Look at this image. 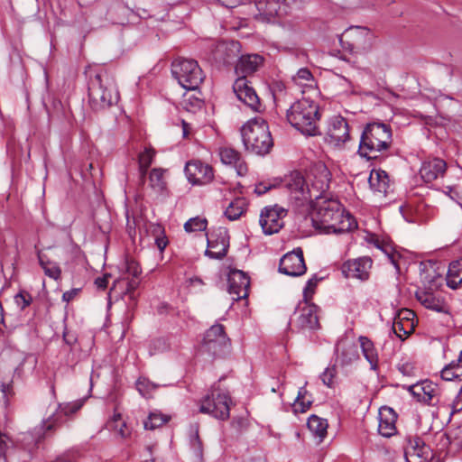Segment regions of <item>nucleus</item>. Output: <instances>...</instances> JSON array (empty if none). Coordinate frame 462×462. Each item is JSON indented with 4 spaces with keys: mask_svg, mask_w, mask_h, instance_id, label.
I'll use <instances>...</instances> for the list:
<instances>
[{
    "mask_svg": "<svg viewBox=\"0 0 462 462\" xmlns=\"http://www.w3.org/2000/svg\"><path fill=\"white\" fill-rule=\"evenodd\" d=\"M287 210L278 205L265 207L260 215V225L265 235L278 233L284 226Z\"/></svg>",
    "mask_w": 462,
    "mask_h": 462,
    "instance_id": "9d476101",
    "label": "nucleus"
},
{
    "mask_svg": "<svg viewBox=\"0 0 462 462\" xmlns=\"http://www.w3.org/2000/svg\"><path fill=\"white\" fill-rule=\"evenodd\" d=\"M77 293H78V290H76V289L67 291L63 293L62 300L66 302H69L76 296Z\"/></svg>",
    "mask_w": 462,
    "mask_h": 462,
    "instance_id": "680f3d73",
    "label": "nucleus"
},
{
    "mask_svg": "<svg viewBox=\"0 0 462 462\" xmlns=\"http://www.w3.org/2000/svg\"><path fill=\"white\" fill-rule=\"evenodd\" d=\"M223 6L226 8L236 7L241 0H217Z\"/></svg>",
    "mask_w": 462,
    "mask_h": 462,
    "instance_id": "e2e57ef3",
    "label": "nucleus"
},
{
    "mask_svg": "<svg viewBox=\"0 0 462 462\" xmlns=\"http://www.w3.org/2000/svg\"><path fill=\"white\" fill-rule=\"evenodd\" d=\"M95 284L98 289L105 290L108 284V276L104 275L102 277H97L95 280Z\"/></svg>",
    "mask_w": 462,
    "mask_h": 462,
    "instance_id": "13d9d810",
    "label": "nucleus"
},
{
    "mask_svg": "<svg viewBox=\"0 0 462 462\" xmlns=\"http://www.w3.org/2000/svg\"><path fill=\"white\" fill-rule=\"evenodd\" d=\"M336 374H337V371H336L335 366L328 367L321 374L320 379L322 380V382L325 385L331 388L334 386V379L336 377Z\"/></svg>",
    "mask_w": 462,
    "mask_h": 462,
    "instance_id": "09e8293b",
    "label": "nucleus"
},
{
    "mask_svg": "<svg viewBox=\"0 0 462 462\" xmlns=\"http://www.w3.org/2000/svg\"><path fill=\"white\" fill-rule=\"evenodd\" d=\"M126 273L132 278H138L141 274L142 270L140 265L134 260H127L125 263Z\"/></svg>",
    "mask_w": 462,
    "mask_h": 462,
    "instance_id": "8fccbe9b",
    "label": "nucleus"
},
{
    "mask_svg": "<svg viewBox=\"0 0 462 462\" xmlns=\"http://www.w3.org/2000/svg\"><path fill=\"white\" fill-rule=\"evenodd\" d=\"M341 356H342V362L344 364H348L352 360L357 358V354H356L355 347L353 346H351L347 349L342 351Z\"/></svg>",
    "mask_w": 462,
    "mask_h": 462,
    "instance_id": "864d4df0",
    "label": "nucleus"
},
{
    "mask_svg": "<svg viewBox=\"0 0 462 462\" xmlns=\"http://www.w3.org/2000/svg\"><path fill=\"white\" fill-rule=\"evenodd\" d=\"M309 430L319 438V443L322 442L327 436V430L328 427V421L317 415H311L307 421Z\"/></svg>",
    "mask_w": 462,
    "mask_h": 462,
    "instance_id": "473e14b6",
    "label": "nucleus"
},
{
    "mask_svg": "<svg viewBox=\"0 0 462 462\" xmlns=\"http://www.w3.org/2000/svg\"><path fill=\"white\" fill-rule=\"evenodd\" d=\"M270 189V186H267L266 184L263 183H259L258 185L255 186L254 191L258 195H263L266 193Z\"/></svg>",
    "mask_w": 462,
    "mask_h": 462,
    "instance_id": "0e129e2a",
    "label": "nucleus"
},
{
    "mask_svg": "<svg viewBox=\"0 0 462 462\" xmlns=\"http://www.w3.org/2000/svg\"><path fill=\"white\" fill-rule=\"evenodd\" d=\"M284 186L295 200H312L307 179L300 171H294L286 176Z\"/></svg>",
    "mask_w": 462,
    "mask_h": 462,
    "instance_id": "f3484780",
    "label": "nucleus"
},
{
    "mask_svg": "<svg viewBox=\"0 0 462 462\" xmlns=\"http://www.w3.org/2000/svg\"><path fill=\"white\" fill-rule=\"evenodd\" d=\"M1 392L3 393L4 396L5 398L8 397V395L12 394V384L11 383H3L0 386Z\"/></svg>",
    "mask_w": 462,
    "mask_h": 462,
    "instance_id": "69168bd1",
    "label": "nucleus"
},
{
    "mask_svg": "<svg viewBox=\"0 0 462 462\" xmlns=\"http://www.w3.org/2000/svg\"><path fill=\"white\" fill-rule=\"evenodd\" d=\"M447 171V162L440 158L434 157L425 160L420 166V175L426 183H430L443 178Z\"/></svg>",
    "mask_w": 462,
    "mask_h": 462,
    "instance_id": "4be33fe9",
    "label": "nucleus"
},
{
    "mask_svg": "<svg viewBox=\"0 0 462 462\" xmlns=\"http://www.w3.org/2000/svg\"><path fill=\"white\" fill-rule=\"evenodd\" d=\"M165 172L166 170L162 168H153L149 172V186L156 193L161 194L166 189Z\"/></svg>",
    "mask_w": 462,
    "mask_h": 462,
    "instance_id": "72a5a7b5",
    "label": "nucleus"
},
{
    "mask_svg": "<svg viewBox=\"0 0 462 462\" xmlns=\"http://www.w3.org/2000/svg\"><path fill=\"white\" fill-rule=\"evenodd\" d=\"M156 388L157 385L145 377H140L136 381L137 391L145 398H149Z\"/></svg>",
    "mask_w": 462,
    "mask_h": 462,
    "instance_id": "37998d69",
    "label": "nucleus"
},
{
    "mask_svg": "<svg viewBox=\"0 0 462 462\" xmlns=\"http://www.w3.org/2000/svg\"><path fill=\"white\" fill-rule=\"evenodd\" d=\"M448 407L451 408L450 415L462 411V384L456 398L449 404H448Z\"/></svg>",
    "mask_w": 462,
    "mask_h": 462,
    "instance_id": "3c124183",
    "label": "nucleus"
},
{
    "mask_svg": "<svg viewBox=\"0 0 462 462\" xmlns=\"http://www.w3.org/2000/svg\"><path fill=\"white\" fill-rule=\"evenodd\" d=\"M416 299L429 310H432L437 312H446L447 305L443 299L437 297L434 293L419 291L416 292Z\"/></svg>",
    "mask_w": 462,
    "mask_h": 462,
    "instance_id": "cd10ccee",
    "label": "nucleus"
},
{
    "mask_svg": "<svg viewBox=\"0 0 462 462\" xmlns=\"http://www.w3.org/2000/svg\"><path fill=\"white\" fill-rule=\"evenodd\" d=\"M189 445L197 462L203 460V445L199 435V426H192L190 429Z\"/></svg>",
    "mask_w": 462,
    "mask_h": 462,
    "instance_id": "c9c22d12",
    "label": "nucleus"
},
{
    "mask_svg": "<svg viewBox=\"0 0 462 462\" xmlns=\"http://www.w3.org/2000/svg\"><path fill=\"white\" fill-rule=\"evenodd\" d=\"M155 156V151L152 148H145L138 156L139 174L142 183L144 182V177L148 172V169L152 163Z\"/></svg>",
    "mask_w": 462,
    "mask_h": 462,
    "instance_id": "f704fd0d",
    "label": "nucleus"
},
{
    "mask_svg": "<svg viewBox=\"0 0 462 462\" xmlns=\"http://www.w3.org/2000/svg\"><path fill=\"white\" fill-rule=\"evenodd\" d=\"M306 270L303 252L300 247L285 254L280 260L279 272L288 276H300Z\"/></svg>",
    "mask_w": 462,
    "mask_h": 462,
    "instance_id": "4468645a",
    "label": "nucleus"
},
{
    "mask_svg": "<svg viewBox=\"0 0 462 462\" xmlns=\"http://www.w3.org/2000/svg\"><path fill=\"white\" fill-rule=\"evenodd\" d=\"M139 283L140 282H139L138 278H131L130 280H128L126 282L125 291L124 292L125 295H128L130 300H135L134 291L138 288Z\"/></svg>",
    "mask_w": 462,
    "mask_h": 462,
    "instance_id": "603ef678",
    "label": "nucleus"
},
{
    "mask_svg": "<svg viewBox=\"0 0 462 462\" xmlns=\"http://www.w3.org/2000/svg\"><path fill=\"white\" fill-rule=\"evenodd\" d=\"M292 80L299 86H312L314 82L313 75L307 68L300 69L296 75L292 77Z\"/></svg>",
    "mask_w": 462,
    "mask_h": 462,
    "instance_id": "a19ab883",
    "label": "nucleus"
},
{
    "mask_svg": "<svg viewBox=\"0 0 462 462\" xmlns=\"http://www.w3.org/2000/svg\"><path fill=\"white\" fill-rule=\"evenodd\" d=\"M392 128L384 123L374 122L365 125L360 138L358 153L367 160H375L392 145Z\"/></svg>",
    "mask_w": 462,
    "mask_h": 462,
    "instance_id": "f03ea898",
    "label": "nucleus"
},
{
    "mask_svg": "<svg viewBox=\"0 0 462 462\" xmlns=\"http://www.w3.org/2000/svg\"><path fill=\"white\" fill-rule=\"evenodd\" d=\"M228 292L234 295L233 300L246 298L250 285L249 277L240 270H232L228 273Z\"/></svg>",
    "mask_w": 462,
    "mask_h": 462,
    "instance_id": "412c9836",
    "label": "nucleus"
},
{
    "mask_svg": "<svg viewBox=\"0 0 462 462\" xmlns=\"http://www.w3.org/2000/svg\"><path fill=\"white\" fill-rule=\"evenodd\" d=\"M368 242L373 244L376 248L383 251L388 256L391 263H393L395 266H397L396 260H395V254L393 253V248L392 247V245L389 243L381 241L379 239V237H377L374 235L370 236Z\"/></svg>",
    "mask_w": 462,
    "mask_h": 462,
    "instance_id": "58836bf2",
    "label": "nucleus"
},
{
    "mask_svg": "<svg viewBox=\"0 0 462 462\" xmlns=\"http://www.w3.org/2000/svg\"><path fill=\"white\" fill-rule=\"evenodd\" d=\"M231 398L227 393L212 387L199 402V412L208 414L217 420H226L230 416Z\"/></svg>",
    "mask_w": 462,
    "mask_h": 462,
    "instance_id": "423d86ee",
    "label": "nucleus"
},
{
    "mask_svg": "<svg viewBox=\"0 0 462 462\" xmlns=\"http://www.w3.org/2000/svg\"><path fill=\"white\" fill-rule=\"evenodd\" d=\"M409 330L404 328V324L402 321L397 318H395L393 324V330L394 334L401 339L404 340L411 333V330L413 328V324H409Z\"/></svg>",
    "mask_w": 462,
    "mask_h": 462,
    "instance_id": "a18cd8bd",
    "label": "nucleus"
},
{
    "mask_svg": "<svg viewBox=\"0 0 462 462\" xmlns=\"http://www.w3.org/2000/svg\"><path fill=\"white\" fill-rule=\"evenodd\" d=\"M63 340L67 345L72 346L76 342V337L68 331H65L63 333Z\"/></svg>",
    "mask_w": 462,
    "mask_h": 462,
    "instance_id": "338daca9",
    "label": "nucleus"
},
{
    "mask_svg": "<svg viewBox=\"0 0 462 462\" xmlns=\"http://www.w3.org/2000/svg\"><path fill=\"white\" fill-rule=\"evenodd\" d=\"M116 433L120 436L122 439H125L127 438V436L129 435V433L127 432L126 430V424L125 422H124L123 420H121L120 422V427L117 429V430L116 431Z\"/></svg>",
    "mask_w": 462,
    "mask_h": 462,
    "instance_id": "052dcab7",
    "label": "nucleus"
},
{
    "mask_svg": "<svg viewBox=\"0 0 462 462\" xmlns=\"http://www.w3.org/2000/svg\"><path fill=\"white\" fill-rule=\"evenodd\" d=\"M349 138V126L346 120L341 116H332L328 121L326 142L334 147H341Z\"/></svg>",
    "mask_w": 462,
    "mask_h": 462,
    "instance_id": "ddd939ff",
    "label": "nucleus"
},
{
    "mask_svg": "<svg viewBox=\"0 0 462 462\" xmlns=\"http://www.w3.org/2000/svg\"><path fill=\"white\" fill-rule=\"evenodd\" d=\"M241 136L245 149L254 154L263 156L270 152L273 140L267 122L263 117L248 120L241 127Z\"/></svg>",
    "mask_w": 462,
    "mask_h": 462,
    "instance_id": "7ed1b4c3",
    "label": "nucleus"
},
{
    "mask_svg": "<svg viewBox=\"0 0 462 462\" xmlns=\"http://www.w3.org/2000/svg\"><path fill=\"white\" fill-rule=\"evenodd\" d=\"M308 394V391L306 390L305 386L300 387L296 400L293 403V411L295 413L297 412H306L311 406L313 401L311 398H306Z\"/></svg>",
    "mask_w": 462,
    "mask_h": 462,
    "instance_id": "4c0bfd02",
    "label": "nucleus"
},
{
    "mask_svg": "<svg viewBox=\"0 0 462 462\" xmlns=\"http://www.w3.org/2000/svg\"><path fill=\"white\" fill-rule=\"evenodd\" d=\"M172 77L187 90H195L203 82L205 75L197 60L177 58L171 62Z\"/></svg>",
    "mask_w": 462,
    "mask_h": 462,
    "instance_id": "39448f33",
    "label": "nucleus"
},
{
    "mask_svg": "<svg viewBox=\"0 0 462 462\" xmlns=\"http://www.w3.org/2000/svg\"><path fill=\"white\" fill-rule=\"evenodd\" d=\"M462 284V257L450 263L447 273V285L451 289H457Z\"/></svg>",
    "mask_w": 462,
    "mask_h": 462,
    "instance_id": "2f4dec72",
    "label": "nucleus"
},
{
    "mask_svg": "<svg viewBox=\"0 0 462 462\" xmlns=\"http://www.w3.org/2000/svg\"><path fill=\"white\" fill-rule=\"evenodd\" d=\"M405 456L408 462H410L409 457L414 462H430L432 457L430 448L418 436L407 439Z\"/></svg>",
    "mask_w": 462,
    "mask_h": 462,
    "instance_id": "aec40b11",
    "label": "nucleus"
},
{
    "mask_svg": "<svg viewBox=\"0 0 462 462\" xmlns=\"http://www.w3.org/2000/svg\"><path fill=\"white\" fill-rule=\"evenodd\" d=\"M89 102L95 109H104L116 104L119 99L118 92L113 83L104 82L101 75L97 74L88 88Z\"/></svg>",
    "mask_w": 462,
    "mask_h": 462,
    "instance_id": "0eeeda50",
    "label": "nucleus"
},
{
    "mask_svg": "<svg viewBox=\"0 0 462 462\" xmlns=\"http://www.w3.org/2000/svg\"><path fill=\"white\" fill-rule=\"evenodd\" d=\"M313 226L323 234H342L357 227L354 217L335 199H316L312 205Z\"/></svg>",
    "mask_w": 462,
    "mask_h": 462,
    "instance_id": "f257e3e1",
    "label": "nucleus"
},
{
    "mask_svg": "<svg viewBox=\"0 0 462 462\" xmlns=\"http://www.w3.org/2000/svg\"><path fill=\"white\" fill-rule=\"evenodd\" d=\"M373 261L370 257L364 256L344 262L341 265L342 275L346 279H357L367 281L370 275Z\"/></svg>",
    "mask_w": 462,
    "mask_h": 462,
    "instance_id": "2eb2a0df",
    "label": "nucleus"
},
{
    "mask_svg": "<svg viewBox=\"0 0 462 462\" xmlns=\"http://www.w3.org/2000/svg\"><path fill=\"white\" fill-rule=\"evenodd\" d=\"M379 425L378 432L383 437L390 438L396 434V419L397 414L393 409L390 407H383L379 410Z\"/></svg>",
    "mask_w": 462,
    "mask_h": 462,
    "instance_id": "5701e85b",
    "label": "nucleus"
},
{
    "mask_svg": "<svg viewBox=\"0 0 462 462\" xmlns=\"http://www.w3.org/2000/svg\"><path fill=\"white\" fill-rule=\"evenodd\" d=\"M155 244L158 249L162 252L168 245V240L165 236H160L155 239Z\"/></svg>",
    "mask_w": 462,
    "mask_h": 462,
    "instance_id": "bf43d9fd",
    "label": "nucleus"
},
{
    "mask_svg": "<svg viewBox=\"0 0 462 462\" xmlns=\"http://www.w3.org/2000/svg\"><path fill=\"white\" fill-rule=\"evenodd\" d=\"M233 90L236 97L254 112H262V105L254 88L245 77H238L233 84Z\"/></svg>",
    "mask_w": 462,
    "mask_h": 462,
    "instance_id": "9b49d317",
    "label": "nucleus"
},
{
    "mask_svg": "<svg viewBox=\"0 0 462 462\" xmlns=\"http://www.w3.org/2000/svg\"><path fill=\"white\" fill-rule=\"evenodd\" d=\"M245 202L243 198L234 199L225 210V216L229 220L238 219L245 212Z\"/></svg>",
    "mask_w": 462,
    "mask_h": 462,
    "instance_id": "e433bc0d",
    "label": "nucleus"
},
{
    "mask_svg": "<svg viewBox=\"0 0 462 462\" xmlns=\"http://www.w3.org/2000/svg\"><path fill=\"white\" fill-rule=\"evenodd\" d=\"M188 180L193 185H205L214 178L213 168L199 160L188 162L185 166Z\"/></svg>",
    "mask_w": 462,
    "mask_h": 462,
    "instance_id": "a211bd4d",
    "label": "nucleus"
},
{
    "mask_svg": "<svg viewBox=\"0 0 462 462\" xmlns=\"http://www.w3.org/2000/svg\"><path fill=\"white\" fill-rule=\"evenodd\" d=\"M451 363L455 364V368L457 369V372H458L462 376V350L460 351L457 360L452 361Z\"/></svg>",
    "mask_w": 462,
    "mask_h": 462,
    "instance_id": "774afa93",
    "label": "nucleus"
},
{
    "mask_svg": "<svg viewBox=\"0 0 462 462\" xmlns=\"http://www.w3.org/2000/svg\"><path fill=\"white\" fill-rule=\"evenodd\" d=\"M306 179L312 199H323L322 194L328 189L331 180V173L328 167L322 162L314 164Z\"/></svg>",
    "mask_w": 462,
    "mask_h": 462,
    "instance_id": "1a4fd4ad",
    "label": "nucleus"
},
{
    "mask_svg": "<svg viewBox=\"0 0 462 462\" xmlns=\"http://www.w3.org/2000/svg\"><path fill=\"white\" fill-rule=\"evenodd\" d=\"M208 226V220L204 217H195L189 218L184 224V229L186 232L191 233L196 231H204Z\"/></svg>",
    "mask_w": 462,
    "mask_h": 462,
    "instance_id": "79ce46f5",
    "label": "nucleus"
},
{
    "mask_svg": "<svg viewBox=\"0 0 462 462\" xmlns=\"http://www.w3.org/2000/svg\"><path fill=\"white\" fill-rule=\"evenodd\" d=\"M170 420V416L160 413L151 412L147 420L144 421V428L146 430H155L162 427Z\"/></svg>",
    "mask_w": 462,
    "mask_h": 462,
    "instance_id": "ea45409f",
    "label": "nucleus"
},
{
    "mask_svg": "<svg viewBox=\"0 0 462 462\" xmlns=\"http://www.w3.org/2000/svg\"><path fill=\"white\" fill-rule=\"evenodd\" d=\"M263 58L258 54L243 55L236 64L235 70L238 77H247L258 70L263 65Z\"/></svg>",
    "mask_w": 462,
    "mask_h": 462,
    "instance_id": "b1692460",
    "label": "nucleus"
},
{
    "mask_svg": "<svg viewBox=\"0 0 462 462\" xmlns=\"http://www.w3.org/2000/svg\"><path fill=\"white\" fill-rule=\"evenodd\" d=\"M229 341L224 326L217 323L206 331L202 346L213 356H218L228 346Z\"/></svg>",
    "mask_w": 462,
    "mask_h": 462,
    "instance_id": "f8f14e48",
    "label": "nucleus"
},
{
    "mask_svg": "<svg viewBox=\"0 0 462 462\" xmlns=\"http://www.w3.org/2000/svg\"><path fill=\"white\" fill-rule=\"evenodd\" d=\"M440 376L445 381H452L456 378L460 377V374L457 372L455 368V364L449 363L445 365L444 368L440 372Z\"/></svg>",
    "mask_w": 462,
    "mask_h": 462,
    "instance_id": "de8ad7c7",
    "label": "nucleus"
},
{
    "mask_svg": "<svg viewBox=\"0 0 462 462\" xmlns=\"http://www.w3.org/2000/svg\"><path fill=\"white\" fill-rule=\"evenodd\" d=\"M358 341L365 358L369 362L371 369L375 371L378 367L379 358L374 343L365 336H360Z\"/></svg>",
    "mask_w": 462,
    "mask_h": 462,
    "instance_id": "c756f323",
    "label": "nucleus"
},
{
    "mask_svg": "<svg viewBox=\"0 0 462 462\" xmlns=\"http://www.w3.org/2000/svg\"><path fill=\"white\" fill-rule=\"evenodd\" d=\"M14 303L20 310H24L26 307H28L32 302V295L26 291H20L15 296H14Z\"/></svg>",
    "mask_w": 462,
    "mask_h": 462,
    "instance_id": "49530a36",
    "label": "nucleus"
},
{
    "mask_svg": "<svg viewBox=\"0 0 462 462\" xmlns=\"http://www.w3.org/2000/svg\"><path fill=\"white\" fill-rule=\"evenodd\" d=\"M414 313L413 311L410 310H402L399 312L397 319H401L402 321L403 319L406 320V322L409 324L412 323L411 320L413 319Z\"/></svg>",
    "mask_w": 462,
    "mask_h": 462,
    "instance_id": "6e6d98bb",
    "label": "nucleus"
},
{
    "mask_svg": "<svg viewBox=\"0 0 462 462\" xmlns=\"http://www.w3.org/2000/svg\"><path fill=\"white\" fill-rule=\"evenodd\" d=\"M122 420V416L120 413L116 412L111 420H109L106 423V427L109 430L116 431L120 427V422Z\"/></svg>",
    "mask_w": 462,
    "mask_h": 462,
    "instance_id": "5fc2aeb1",
    "label": "nucleus"
},
{
    "mask_svg": "<svg viewBox=\"0 0 462 462\" xmlns=\"http://www.w3.org/2000/svg\"><path fill=\"white\" fill-rule=\"evenodd\" d=\"M368 182L370 188L378 193L385 195L390 187V180L386 171L383 170H372Z\"/></svg>",
    "mask_w": 462,
    "mask_h": 462,
    "instance_id": "c85d7f7f",
    "label": "nucleus"
},
{
    "mask_svg": "<svg viewBox=\"0 0 462 462\" xmlns=\"http://www.w3.org/2000/svg\"><path fill=\"white\" fill-rule=\"evenodd\" d=\"M228 247V233L226 229L219 228L208 237V249L205 254L212 259L221 260L226 255Z\"/></svg>",
    "mask_w": 462,
    "mask_h": 462,
    "instance_id": "6ab92c4d",
    "label": "nucleus"
},
{
    "mask_svg": "<svg viewBox=\"0 0 462 462\" xmlns=\"http://www.w3.org/2000/svg\"><path fill=\"white\" fill-rule=\"evenodd\" d=\"M287 5V0H255L258 14L268 21L279 15Z\"/></svg>",
    "mask_w": 462,
    "mask_h": 462,
    "instance_id": "a878e982",
    "label": "nucleus"
},
{
    "mask_svg": "<svg viewBox=\"0 0 462 462\" xmlns=\"http://www.w3.org/2000/svg\"><path fill=\"white\" fill-rule=\"evenodd\" d=\"M319 105L305 97L294 102L287 111L288 122L301 134L310 136L319 134Z\"/></svg>",
    "mask_w": 462,
    "mask_h": 462,
    "instance_id": "20e7f679",
    "label": "nucleus"
},
{
    "mask_svg": "<svg viewBox=\"0 0 462 462\" xmlns=\"http://www.w3.org/2000/svg\"><path fill=\"white\" fill-rule=\"evenodd\" d=\"M221 162L226 165H232L236 168L239 176H244L247 172V167L241 159L239 152L231 147H222L219 149Z\"/></svg>",
    "mask_w": 462,
    "mask_h": 462,
    "instance_id": "393cba45",
    "label": "nucleus"
},
{
    "mask_svg": "<svg viewBox=\"0 0 462 462\" xmlns=\"http://www.w3.org/2000/svg\"><path fill=\"white\" fill-rule=\"evenodd\" d=\"M238 51L239 43L237 42H220L217 46L216 55L223 63H229Z\"/></svg>",
    "mask_w": 462,
    "mask_h": 462,
    "instance_id": "7c9ffc66",
    "label": "nucleus"
},
{
    "mask_svg": "<svg viewBox=\"0 0 462 462\" xmlns=\"http://www.w3.org/2000/svg\"><path fill=\"white\" fill-rule=\"evenodd\" d=\"M319 279L314 276L308 280L306 287L304 288V294L307 296L308 293H312L315 287L317 286Z\"/></svg>",
    "mask_w": 462,
    "mask_h": 462,
    "instance_id": "4d7b16f0",
    "label": "nucleus"
},
{
    "mask_svg": "<svg viewBox=\"0 0 462 462\" xmlns=\"http://www.w3.org/2000/svg\"><path fill=\"white\" fill-rule=\"evenodd\" d=\"M40 264L44 270V273L53 280H59L61 275V270L56 263L51 262H44L41 255H39Z\"/></svg>",
    "mask_w": 462,
    "mask_h": 462,
    "instance_id": "c03bdc74",
    "label": "nucleus"
},
{
    "mask_svg": "<svg viewBox=\"0 0 462 462\" xmlns=\"http://www.w3.org/2000/svg\"><path fill=\"white\" fill-rule=\"evenodd\" d=\"M297 325L301 329H317L319 328L317 306L305 304L300 309Z\"/></svg>",
    "mask_w": 462,
    "mask_h": 462,
    "instance_id": "bb28decb",
    "label": "nucleus"
},
{
    "mask_svg": "<svg viewBox=\"0 0 462 462\" xmlns=\"http://www.w3.org/2000/svg\"><path fill=\"white\" fill-rule=\"evenodd\" d=\"M408 392L418 402L429 405L448 406L447 398L440 387L430 380H423L408 387Z\"/></svg>",
    "mask_w": 462,
    "mask_h": 462,
    "instance_id": "6e6552de",
    "label": "nucleus"
},
{
    "mask_svg": "<svg viewBox=\"0 0 462 462\" xmlns=\"http://www.w3.org/2000/svg\"><path fill=\"white\" fill-rule=\"evenodd\" d=\"M82 405L83 402L81 400L59 404L56 411L46 420L42 421L39 431H42L44 435L52 431L64 421L65 417L77 412Z\"/></svg>",
    "mask_w": 462,
    "mask_h": 462,
    "instance_id": "dca6fc26",
    "label": "nucleus"
}]
</instances>
